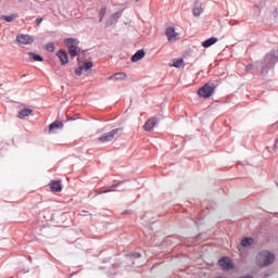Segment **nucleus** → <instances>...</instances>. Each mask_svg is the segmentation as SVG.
<instances>
[{"label":"nucleus","instance_id":"obj_10","mask_svg":"<svg viewBox=\"0 0 278 278\" xmlns=\"http://www.w3.org/2000/svg\"><path fill=\"white\" fill-rule=\"evenodd\" d=\"M216 42H218V38L211 37L210 39H206L205 41L202 42V47H204V49H210V47H212L213 45H216Z\"/></svg>","mask_w":278,"mask_h":278},{"label":"nucleus","instance_id":"obj_11","mask_svg":"<svg viewBox=\"0 0 278 278\" xmlns=\"http://www.w3.org/2000/svg\"><path fill=\"white\" fill-rule=\"evenodd\" d=\"M50 189L52 192H62V184H60L58 180H53L50 184Z\"/></svg>","mask_w":278,"mask_h":278},{"label":"nucleus","instance_id":"obj_4","mask_svg":"<svg viewBox=\"0 0 278 278\" xmlns=\"http://www.w3.org/2000/svg\"><path fill=\"white\" fill-rule=\"evenodd\" d=\"M165 35L169 42H176V40H179V34L175 31L174 27H167L165 30Z\"/></svg>","mask_w":278,"mask_h":278},{"label":"nucleus","instance_id":"obj_12","mask_svg":"<svg viewBox=\"0 0 278 278\" xmlns=\"http://www.w3.org/2000/svg\"><path fill=\"white\" fill-rule=\"evenodd\" d=\"M142 58H144V50H139L131 56V62H140Z\"/></svg>","mask_w":278,"mask_h":278},{"label":"nucleus","instance_id":"obj_13","mask_svg":"<svg viewBox=\"0 0 278 278\" xmlns=\"http://www.w3.org/2000/svg\"><path fill=\"white\" fill-rule=\"evenodd\" d=\"M110 79H113L114 81H123L127 79V74L116 73L115 75L111 76Z\"/></svg>","mask_w":278,"mask_h":278},{"label":"nucleus","instance_id":"obj_18","mask_svg":"<svg viewBox=\"0 0 278 278\" xmlns=\"http://www.w3.org/2000/svg\"><path fill=\"white\" fill-rule=\"evenodd\" d=\"M253 242H254L253 238L245 237V238L242 239L241 245L244 247V248L251 247V244H253Z\"/></svg>","mask_w":278,"mask_h":278},{"label":"nucleus","instance_id":"obj_23","mask_svg":"<svg viewBox=\"0 0 278 278\" xmlns=\"http://www.w3.org/2000/svg\"><path fill=\"white\" fill-rule=\"evenodd\" d=\"M90 68H92V62H86L84 65H83V70L85 71H90Z\"/></svg>","mask_w":278,"mask_h":278},{"label":"nucleus","instance_id":"obj_29","mask_svg":"<svg viewBox=\"0 0 278 278\" xmlns=\"http://www.w3.org/2000/svg\"><path fill=\"white\" fill-rule=\"evenodd\" d=\"M105 192H112V190H111V189H108V190H105V191H101L100 194H103V193H105Z\"/></svg>","mask_w":278,"mask_h":278},{"label":"nucleus","instance_id":"obj_24","mask_svg":"<svg viewBox=\"0 0 278 278\" xmlns=\"http://www.w3.org/2000/svg\"><path fill=\"white\" fill-rule=\"evenodd\" d=\"M106 9L102 8L99 12L100 22L103 21V17L105 16Z\"/></svg>","mask_w":278,"mask_h":278},{"label":"nucleus","instance_id":"obj_8","mask_svg":"<svg viewBox=\"0 0 278 278\" xmlns=\"http://www.w3.org/2000/svg\"><path fill=\"white\" fill-rule=\"evenodd\" d=\"M64 45L66 46L67 49L72 47H78L79 40L76 38H66L64 39Z\"/></svg>","mask_w":278,"mask_h":278},{"label":"nucleus","instance_id":"obj_19","mask_svg":"<svg viewBox=\"0 0 278 278\" xmlns=\"http://www.w3.org/2000/svg\"><path fill=\"white\" fill-rule=\"evenodd\" d=\"M172 66H174L175 68H181V66H184V59L173 60Z\"/></svg>","mask_w":278,"mask_h":278},{"label":"nucleus","instance_id":"obj_6","mask_svg":"<svg viewBox=\"0 0 278 278\" xmlns=\"http://www.w3.org/2000/svg\"><path fill=\"white\" fill-rule=\"evenodd\" d=\"M219 266H222L224 270H231L233 268V262H231V258L225 256L219 261Z\"/></svg>","mask_w":278,"mask_h":278},{"label":"nucleus","instance_id":"obj_21","mask_svg":"<svg viewBox=\"0 0 278 278\" xmlns=\"http://www.w3.org/2000/svg\"><path fill=\"white\" fill-rule=\"evenodd\" d=\"M28 55L34 60L35 62H42V56L39 54H36L34 52H29Z\"/></svg>","mask_w":278,"mask_h":278},{"label":"nucleus","instance_id":"obj_7","mask_svg":"<svg viewBox=\"0 0 278 278\" xmlns=\"http://www.w3.org/2000/svg\"><path fill=\"white\" fill-rule=\"evenodd\" d=\"M157 125V118L156 117H150L143 125L144 131H153V127Z\"/></svg>","mask_w":278,"mask_h":278},{"label":"nucleus","instance_id":"obj_26","mask_svg":"<svg viewBox=\"0 0 278 278\" xmlns=\"http://www.w3.org/2000/svg\"><path fill=\"white\" fill-rule=\"evenodd\" d=\"M40 23H42V18L41 17L36 20V25H40Z\"/></svg>","mask_w":278,"mask_h":278},{"label":"nucleus","instance_id":"obj_17","mask_svg":"<svg viewBox=\"0 0 278 278\" xmlns=\"http://www.w3.org/2000/svg\"><path fill=\"white\" fill-rule=\"evenodd\" d=\"M1 18L7 21V23H12V21H16V18H18V14L3 15Z\"/></svg>","mask_w":278,"mask_h":278},{"label":"nucleus","instance_id":"obj_2","mask_svg":"<svg viewBox=\"0 0 278 278\" xmlns=\"http://www.w3.org/2000/svg\"><path fill=\"white\" fill-rule=\"evenodd\" d=\"M122 134H123V128H115L100 136L98 138V141H100L101 143L112 142V140H116L117 138H121Z\"/></svg>","mask_w":278,"mask_h":278},{"label":"nucleus","instance_id":"obj_1","mask_svg":"<svg viewBox=\"0 0 278 278\" xmlns=\"http://www.w3.org/2000/svg\"><path fill=\"white\" fill-rule=\"evenodd\" d=\"M275 260H276L275 253H271L267 250H263L256 255V264L261 268L270 266V264H273V262H275Z\"/></svg>","mask_w":278,"mask_h":278},{"label":"nucleus","instance_id":"obj_9","mask_svg":"<svg viewBox=\"0 0 278 278\" xmlns=\"http://www.w3.org/2000/svg\"><path fill=\"white\" fill-rule=\"evenodd\" d=\"M58 58L61 60V63L64 64H68V53H66L65 50H60L56 53Z\"/></svg>","mask_w":278,"mask_h":278},{"label":"nucleus","instance_id":"obj_25","mask_svg":"<svg viewBox=\"0 0 278 278\" xmlns=\"http://www.w3.org/2000/svg\"><path fill=\"white\" fill-rule=\"evenodd\" d=\"M83 71H84V67H83V66H79L78 68L75 70V75H77L78 77H80Z\"/></svg>","mask_w":278,"mask_h":278},{"label":"nucleus","instance_id":"obj_16","mask_svg":"<svg viewBox=\"0 0 278 278\" xmlns=\"http://www.w3.org/2000/svg\"><path fill=\"white\" fill-rule=\"evenodd\" d=\"M201 14H203V7H201L199 3H195L193 8V16H201Z\"/></svg>","mask_w":278,"mask_h":278},{"label":"nucleus","instance_id":"obj_14","mask_svg":"<svg viewBox=\"0 0 278 278\" xmlns=\"http://www.w3.org/2000/svg\"><path fill=\"white\" fill-rule=\"evenodd\" d=\"M33 112H34V110H31V109H22L18 112L17 117L18 118H25V116H30V114H33Z\"/></svg>","mask_w":278,"mask_h":278},{"label":"nucleus","instance_id":"obj_15","mask_svg":"<svg viewBox=\"0 0 278 278\" xmlns=\"http://www.w3.org/2000/svg\"><path fill=\"white\" fill-rule=\"evenodd\" d=\"M62 127H64V124L62 122H53L52 124H50L49 126V130L53 131L55 129H62Z\"/></svg>","mask_w":278,"mask_h":278},{"label":"nucleus","instance_id":"obj_22","mask_svg":"<svg viewBox=\"0 0 278 278\" xmlns=\"http://www.w3.org/2000/svg\"><path fill=\"white\" fill-rule=\"evenodd\" d=\"M46 49L50 53H53V51H55V45H53V42H50V43L46 45Z\"/></svg>","mask_w":278,"mask_h":278},{"label":"nucleus","instance_id":"obj_5","mask_svg":"<svg viewBox=\"0 0 278 278\" xmlns=\"http://www.w3.org/2000/svg\"><path fill=\"white\" fill-rule=\"evenodd\" d=\"M16 41L20 45H33L34 43V37L31 35L20 34V35L16 36Z\"/></svg>","mask_w":278,"mask_h":278},{"label":"nucleus","instance_id":"obj_28","mask_svg":"<svg viewBox=\"0 0 278 278\" xmlns=\"http://www.w3.org/2000/svg\"><path fill=\"white\" fill-rule=\"evenodd\" d=\"M266 60H273V54H267Z\"/></svg>","mask_w":278,"mask_h":278},{"label":"nucleus","instance_id":"obj_30","mask_svg":"<svg viewBox=\"0 0 278 278\" xmlns=\"http://www.w3.org/2000/svg\"><path fill=\"white\" fill-rule=\"evenodd\" d=\"M18 1H24V0H18Z\"/></svg>","mask_w":278,"mask_h":278},{"label":"nucleus","instance_id":"obj_3","mask_svg":"<svg viewBox=\"0 0 278 278\" xmlns=\"http://www.w3.org/2000/svg\"><path fill=\"white\" fill-rule=\"evenodd\" d=\"M214 90H216V87L214 85L205 84L199 89L198 94L203 99H208L211 94H214Z\"/></svg>","mask_w":278,"mask_h":278},{"label":"nucleus","instance_id":"obj_27","mask_svg":"<svg viewBox=\"0 0 278 278\" xmlns=\"http://www.w3.org/2000/svg\"><path fill=\"white\" fill-rule=\"evenodd\" d=\"M251 68H253V64L247 65L245 71H251Z\"/></svg>","mask_w":278,"mask_h":278},{"label":"nucleus","instance_id":"obj_20","mask_svg":"<svg viewBox=\"0 0 278 278\" xmlns=\"http://www.w3.org/2000/svg\"><path fill=\"white\" fill-rule=\"evenodd\" d=\"M71 58H75L79 55V50H77V46H74L72 48H68Z\"/></svg>","mask_w":278,"mask_h":278}]
</instances>
